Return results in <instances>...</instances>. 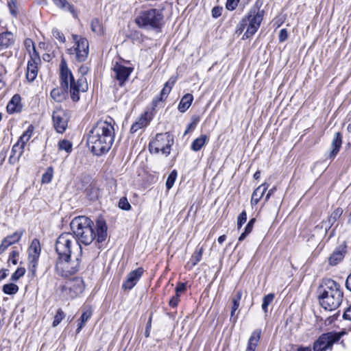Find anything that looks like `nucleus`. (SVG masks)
<instances>
[{
    "label": "nucleus",
    "mask_w": 351,
    "mask_h": 351,
    "mask_svg": "<svg viewBox=\"0 0 351 351\" xmlns=\"http://www.w3.org/2000/svg\"><path fill=\"white\" fill-rule=\"evenodd\" d=\"M70 226L79 244L89 245L95 239L99 243L105 241L107 237V226L101 219L97 221V234L94 231L93 221L85 216L75 217Z\"/></svg>",
    "instance_id": "nucleus-1"
},
{
    "label": "nucleus",
    "mask_w": 351,
    "mask_h": 351,
    "mask_svg": "<svg viewBox=\"0 0 351 351\" xmlns=\"http://www.w3.org/2000/svg\"><path fill=\"white\" fill-rule=\"evenodd\" d=\"M114 121H99L88 134L87 143L93 153L97 156L108 152L114 138Z\"/></svg>",
    "instance_id": "nucleus-2"
},
{
    "label": "nucleus",
    "mask_w": 351,
    "mask_h": 351,
    "mask_svg": "<svg viewBox=\"0 0 351 351\" xmlns=\"http://www.w3.org/2000/svg\"><path fill=\"white\" fill-rule=\"evenodd\" d=\"M89 71L87 65L83 64L79 68V73L82 75L77 82L75 81L74 77L68 68L66 61L63 59L60 64V78L61 88L65 91L69 90L71 97L73 101L80 100V92H86L88 86L86 79L84 77Z\"/></svg>",
    "instance_id": "nucleus-3"
},
{
    "label": "nucleus",
    "mask_w": 351,
    "mask_h": 351,
    "mask_svg": "<svg viewBox=\"0 0 351 351\" xmlns=\"http://www.w3.org/2000/svg\"><path fill=\"white\" fill-rule=\"evenodd\" d=\"M317 294L320 304L326 310L337 308L343 301V293L340 285L330 278L322 280Z\"/></svg>",
    "instance_id": "nucleus-4"
},
{
    "label": "nucleus",
    "mask_w": 351,
    "mask_h": 351,
    "mask_svg": "<svg viewBox=\"0 0 351 351\" xmlns=\"http://www.w3.org/2000/svg\"><path fill=\"white\" fill-rule=\"evenodd\" d=\"M76 247L77 251L73 252L69 258L60 257L57 259L56 270L62 277L67 278L79 270L82 249H80L77 245Z\"/></svg>",
    "instance_id": "nucleus-5"
},
{
    "label": "nucleus",
    "mask_w": 351,
    "mask_h": 351,
    "mask_svg": "<svg viewBox=\"0 0 351 351\" xmlns=\"http://www.w3.org/2000/svg\"><path fill=\"white\" fill-rule=\"evenodd\" d=\"M163 18L161 10L152 8L141 12L135 19V23L141 28L156 29L162 26Z\"/></svg>",
    "instance_id": "nucleus-6"
},
{
    "label": "nucleus",
    "mask_w": 351,
    "mask_h": 351,
    "mask_svg": "<svg viewBox=\"0 0 351 351\" xmlns=\"http://www.w3.org/2000/svg\"><path fill=\"white\" fill-rule=\"evenodd\" d=\"M76 245L82 249L73 234L69 232L62 233L58 237L55 245L56 251L58 255V258H69L73 254V252L77 251Z\"/></svg>",
    "instance_id": "nucleus-7"
},
{
    "label": "nucleus",
    "mask_w": 351,
    "mask_h": 351,
    "mask_svg": "<svg viewBox=\"0 0 351 351\" xmlns=\"http://www.w3.org/2000/svg\"><path fill=\"white\" fill-rule=\"evenodd\" d=\"M173 144V137L170 133L157 134L155 138L149 143V151L155 154L161 152L165 156H168Z\"/></svg>",
    "instance_id": "nucleus-8"
},
{
    "label": "nucleus",
    "mask_w": 351,
    "mask_h": 351,
    "mask_svg": "<svg viewBox=\"0 0 351 351\" xmlns=\"http://www.w3.org/2000/svg\"><path fill=\"white\" fill-rule=\"evenodd\" d=\"M85 285L82 278L75 277L67 280L61 286V295L65 300H73L79 297L84 291Z\"/></svg>",
    "instance_id": "nucleus-9"
},
{
    "label": "nucleus",
    "mask_w": 351,
    "mask_h": 351,
    "mask_svg": "<svg viewBox=\"0 0 351 351\" xmlns=\"http://www.w3.org/2000/svg\"><path fill=\"white\" fill-rule=\"evenodd\" d=\"M263 10L257 8H253L250 10L248 14L242 19L246 24L247 29L243 35V38H248L253 36L260 27L263 19Z\"/></svg>",
    "instance_id": "nucleus-10"
},
{
    "label": "nucleus",
    "mask_w": 351,
    "mask_h": 351,
    "mask_svg": "<svg viewBox=\"0 0 351 351\" xmlns=\"http://www.w3.org/2000/svg\"><path fill=\"white\" fill-rule=\"evenodd\" d=\"M75 45L73 47L67 49L70 55H74L75 59L79 62H84L89 53V44L86 38L76 34L71 36Z\"/></svg>",
    "instance_id": "nucleus-11"
},
{
    "label": "nucleus",
    "mask_w": 351,
    "mask_h": 351,
    "mask_svg": "<svg viewBox=\"0 0 351 351\" xmlns=\"http://www.w3.org/2000/svg\"><path fill=\"white\" fill-rule=\"evenodd\" d=\"M344 332H329L322 334L314 342L313 351H326L331 350L335 343L339 341Z\"/></svg>",
    "instance_id": "nucleus-12"
},
{
    "label": "nucleus",
    "mask_w": 351,
    "mask_h": 351,
    "mask_svg": "<svg viewBox=\"0 0 351 351\" xmlns=\"http://www.w3.org/2000/svg\"><path fill=\"white\" fill-rule=\"evenodd\" d=\"M69 119V112L61 108L56 107L52 114V120L53 127L57 132L63 133L67 128Z\"/></svg>",
    "instance_id": "nucleus-13"
},
{
    "label": "nucleus",
    "mask_w": 351,
    "mask_h": 351,
    "mask_svg": "<svg viewBox=\"0 0 351 351\" xmlns=\"http://www.w3.org/2000/svg\"><path fill=\"white\" fill-rule=\"evenodd\" d=\"M133 69L132 66H125L116 62L112 67L113 76L119 82V85L122 86L128 80Z\"/></svg>",
    "instance_id": "nucleus-14"
},
{
    "label": "nucleus",
    "mask_w": 351,
    "mask_h": 351,
    "mask_svg": "<svg viewBox=\"0 0 351 351\" xmlns=\"http://www.w3.org/2000/svg\"><path fill=\"white\" fill-rule=\"evenodd\" d=\"M143 269L138 267L132 271H130L125 280L122 285V288L124 290H131L141 279L143 274Z\"/></svg>",
    "instance_id": "nucleus-15"
},
{
    "label": "nucleus",
    "mask_w": 351,
    "mask_h": 351,
    "mask_svg": "<svg viewBox=\"0 0 351 351\" xmlns=\"http://www.w3.org/2000/svg\"><path fill=\"white\" fill-rule=\"evenodd\" d=\"M40 62L39 56H34L28 60L26 78L29 82H33L38 75V64Z\"/></svg>",
    "instance_id": "nucleus-16"
},
{
    "label": "nucleus",
    "mask_w": 351,
    "mask_h": 351,
    "mask_svg": "<svg viewBox=\"0 0 351 351\" xmlns=\"http://www.w3.org/2000/svg\"><path fill=\"white\" fill-rule=\"evenodd\" d=\"M15 43L14 35L9 31L0 34V49H7L14 45Z\"/></svg>",
    "instance_id": "nucleus-17"
},
{
    "label": "nucleus",
    "mask_w": 351,
    "mask_h": 351,
    "mask_svg": "<svg viewBox=\"0 0 351 351\" xmlns=\"http://www.w3.org/2000/svg\"><path fill=\"white\" fill-rule=\"evenodd\" d=\"M40 254V245L38 239H34L28 249L29 262L38 261Z\"/></svg>",
    "instance_id": "nucleus-18"
},
{
    "label": "nucleus",
    "mask_w": 351,
    "mask_h": 351,
    "mask_svg": "<svg viewBox=\"0 0 351 351\" xmlns=\"http://www.w3.org/2000/svg\"><path fill=\"white\" fill-rule=\"evenodd\" d=\"M24 147H25L19 142H16V143L13 145L11 155L9 158L10 163L14 164L19 160L23 153Z\"/></svg>",
    "instance_id": "nucleus-19"
},
{
    "label": "nucleus",
    "mask_w": 351,
    "mask_h": 351,
    "mask_svg": "<svg viewBox=\"0 0 351 351\" xmlns=\"http://www.w3.org/2000/svg\"><path fill=\"white\" fill-rule=\"evenodd\" d=\"M342 145V135L340 132H336L334 135L331 147L332 151L330 153V158H335L339 152Z\"/></svg>",
    "instance_id": "nucleus-20"
},
{
    "label": "nucleus",
    "mask_w": 351,
    "mask_h": 351,
    "mask_svg": "<svg viewBox=\"0 0 351 351\" xmlns=\"http://www.w3.org/2000/svg\"><path fill=\"white\" fill-rule=\"evenodd\" d=\"M342 210L341 208H337L334 212L330 215V216L328 217V221H323L322 223V226H320V228H324L325 229V233H326L328 230V229L331 227V226L333 224L335 221L337 220V219L339 218V217L342 214Z\"/></svg>",
    "instance_id": "nucleus-21"
},
{
    "label": "nucleus",
    "mask_w": 351,
    "mask_h": 351,
    "mask_svg": "<svg viewBox=\"0 0 351 351\" xmlns=\"http://www.w3.org/2000/svg\"><path fill=\"white\" fill-rule=\"evenodd\" d=\"M268 188V184L264 183L258 186L252 193L251 203L252 204H257L259 200L262 198L264 193Z\"/></svg>",
    "instance_id": "nucleus-22"
},
{
    "label": "nucleus",
    "mask_w": 351,
    "mask_h": 351,
    "mask_svg": "<svg viewBox=\"0 0 351 351\" xmlns=\"http://www.w3.org/2000/svg\"><path fill=\"white\" fill-rule=\"evenodd\" d=\"M149 123V120L147 119V114L145 113L142 114L132 125L130 128V132L132 133L136 132L138 130L145 128Z\"/></svg>",
    "instance_id": "nucleus-23"
},
{
    "label": "nucleus",
    "mask_w": 351,
    "mask_h": 351,
    "mask_svg": "<svg viewBox=\"0 0 351 351\" xmlns=\"http://www.w3.org/2000/svg\"><path fill=\"white\" fill-rule=\"evenodd\" d=\"M20 101L21 97L19 95H14L7 105V111L10 114L20 111Z\"/></svg>",
    "instance_id": "nucleus-24"
},
{
    "label": "nucleus",
    "mask_w": 351,
    "mask_h": 351,
    "mask_svg": "<svg viewBox=\"0 0 351 351\" xmlns=\"http://www.w3.org/2000/svg\"><path fill=\"white\" fill-rule=\"evenodd\" d=\"M261 330L260 329L255 330L251 335L246 350L255 351L256 347L261 337Z\"/></svg>",
    "instance_id": "nucleus-25"
},
{
    "label": "nucleus",
    "mask_w": 351,
    "mask_h": 351,
    "mask_svg": "<svg viewBox=\"0 0 351 351\" xmlns=\"http://www.w3.org/2000/svg\"><path fill=\"white\" fill-rule=\"evenodd\" d=\"M193 100V97L191 94L187 93L184 95L179 103L178 110L181 112H186L191 106Z\"/></svg>",
    "instance_id": "nucleus-26"
},
{
    "label": "nucleus",
    "mask_w": 351,
    "mask_h": 351,
    "mask_svg": "<svg viewBox=\"0 0 351 351\" xmlns=\"http://www.w3.org/2000/svg\"><path fill=\"white\" fill-rule=\"evenodd\" d=\"M55 5L60 9L69 11L74 17L77 16V13L73 5L70 4L66 0H52Z\"/></svg>",
    "instance_id": "nucleus-27"
},
{
    "label": "nucleus",
    "mask_w": 351,
    "mask_h": 351,
    "mask_svg": "<svg viewBox=\"0 0 351 351\" xmlns=\"http://www.w3.org/2000/svg\"><path fill=\"white\" fill-rule=\"evenodd\" d=\"M344 257V251L336 250L328 258V262L330 265L335 266L339 263Z\"/></svg>",
    "instance_id": "nucleus-28"
},
{
    "label": "nucleus",
    "mask_w": 351,
    "mask_h": 351,
    "mask_svg": "<svg viewBox=\"0 0 351 351\" xmlns=\"http://www.w3.org/2000/svg\"><path fill=\"white\" fill-rule=\"evenodd\" d=\"M208 138L206 135L202 134L199 138L195 139L191 145L192 150L197 152L208 142Z\"/></svg>",
    "instance_id": "nucleus-29"
},
{
    "label": "nucleus",
    "mask_w": 351,
    "mask_h": 351,
    "mask_svg": "<svg viewBox=\"0 0 351 351\" xmlns=\"http://www.w3.org/2000/svg\"><path fill=\"white\" fill-rule=\"evenodd\" d=\"M34 130V126L32 125H29L27 129L20 136V138L17 142H19V143H21V145H23L25 147V144L29 141V140L32 137Z\"/></svg>",
    "instance_id": "nucleus-30"
},
{
    "label": "nucleus",
    "mask_w": 351,
    "mask_h": 351,
    "mask_svg": "<svg viewBox=\"0 0 351 351\" xmlns=\"http://www.w3.org/2000/svg\"><path fill=\"white\" fill-rule=\"evenodd\" d=\"M175 83L174 80H169L168 82H167L165 84V86L161 90L160 93V97L157 100H154V103H156L157 101H162L164 97H167V96L170 93L173 84Z\"/></svg>",
    "instance_id": "nucleus-31"
},
{
    "label": "nucleus",
    "mask_w": 351,
    "mask_h": 351,
    "mask_svg": "<svg viewBox=\"0 0 351 351\" xmlns=\"http://www.w3.org/2000/svg\"><path fill=\"white\" fill-rule=\"evenodd\" d=\"M23 231H16L14 232L12 234L7 236L6 237L4 238V239L8 241V243H9L10 245H12L14 243H18L20 241L23 235Z\"/></svg>",
    "instance_id": "nucleus-32"
},
{
    "label": "nucleus",
    "mask_w": 351,
    "mask_h": 351,
    "mask_svg": "<svg viewBox=\"0 0 351 351\" xmlns=\"http://www.w3.org/2000/svg\"><path fill=\"white\" fill-rule=\"evenodd\" d=\"M24 44H25L27 51L29 53L30 58H33L34 56H39L38 53L36 51L35 46H34L33 41L31 39H29V38L26 39L25 40Z\"/></svg>",
    "instance_id": "nucleus-33"
},
{
    "label": "nucleus",
    "mask_w": 351,
    "mask_h": 351,
    "mask_svg": "<svg viewBox=\"0 0 351 351\" xmlns=\"http://www.w3.org/2000/svg\"><path fill=\"white\" fill-rule=\"evenodd\" d=\"M274 299V293H269L263 298L262 309L264 313H267L268 311V306L272 303Z\"/></svg>",
    "instance_id": "nucleus-34"
},
{
    "label": "nucleus",
    "mask_w": 351,
    "mask_h": 351,
    "mask_svg": "<svg viewBox=\"0 0 351 351\" xmlns=\"http://www.w3.org/2000/svg\"><path fill=\"white\" fill-rule=\"evenodd\" d=\"M3 293L7 295H13L18 292L19 287L13 283L6 284L3 286Z\"/></svg>",
    "instance_id": "nucleus-35"
},
{
    "label": "nucleus",
    "mask_w": 351,
    "mask_h": 351,
    "mask_svg": "<svg viewBox=\"0 0 351 351\" xmlns=\"http://www.w3.org/2000/svg\"><path fill=\"white\" fill-rule=\"evenodd\" d=\"M66 92L63 88H54L51 92V97L57 102L61 101L64 98V93Z\"/></svg>",
    "instance_id": "nucleus-36"
},
{
    "label": "nucleus",
    "mask_w": 351,
    "mask_h": 351,
    "mask_svg": "<svg viewBox=\"0 0 351 351\" xmlns=\"http://www.w3.org/2000/svg\"><path fill=\"white\" fill-rule=\"evenodd\" d=\"M53 175V169L49 167L47 169L45 173L42 176V183L48 184L51 182Z\"/></svg>",
    "instance_id": "nucleus-37"
},
{
    "label": "nucleus",
    "mask_w": 351,
    "mask_h": 351,
    "mask_svg": "<svg viewBox=\"0 0 351 351\" xmlns=\"http://www.w3.org/2000/svg\"><path fill=\"white\" fill-rule=\"evenodd\" d=\"M58 148L60 150H64L67 153L72 151V143L68 140H62L58 143Z\"/></svg>",
    "instance_id": "nucleus-38"
},
{
    "label": "nucleus",
    "mask_w": 351,
    "mask_h": 351,
    "mask_svg": "<svg viewBox=\"0 0 351 351\" xmlns=\"http://www.w3.org/2000/svg\"><path fill=\"white\" fill-rule=\"evenodd\" d=\"M177 178V172L176 170H173L169 175L167 181H166V187L169 190L170 189L174 184V182Z\"/></svg>",
    "instance_id": "nucleus-39"
},
{
    "label": "nucleus",
    "mask_w": 351,
    "mask_h": 351,
    "mask_svg": "<svg viewBox=\"0 0 351 351\" xmlns=\"http://www.w3.org/2000/svg\"><path fill=\"white\" fill-rule=\"evenodd\" d=\"M65 314L61 308H59L54 316V319L52 323L53 327H56L61 321L64 318Z\"/></svg>",
    "instance_id": "nucleus-40"
},
{
    "label": "nucleus",
    "mask_w": 351,
    "mask_h": 351,
    "mask_svg": "<svg viewBox=\"0 0 351 351\" xmlns=\"http://www.w3.org/2000/svg\"><path fill=\"white\" fill-rule=\"evenodd\" d=\"M241 297H242V291H237L232 299V308L238 309L239 304H240V300L241 299Z\"/></svg>",
    "instance_id": "nucleus-41"
},
{
    "label": "nucleus",
    "mask_w": 351,
    "mask_h": 351,
    "mask_svg": "<svg viewBox=\"0 0 351 351\" xmlns=\"http://www.w3.org/2000/svg\"><path fill=\"white\" fill-rule=\"evenodd\" d=\"M25 269L24 267H19L12 275L11 280L16 281L25 274Z\"/></svg>",
    "instance_id": "nucleus-42"
},
{
    "label": "nucleus",
    "mask_w": 351,
    "mask_h": 351,
    "mask_svg": "<svg viewBox=\"0 0 351 351\" xmlns=\"http://www.w3.org/2000/svg\"><path fill=\"white\" fill-rule=\"evenodd\" d=\"M53 36L58 40L60 43H64L66 41L65 36L64 34L57 28H53L52 29Z\"/></svg>",
    "instance_id": "nucleus-43"
},
{
    "label": "nucleus",
    "mask_w": 351,
    "mask_h": 351,
    "mask_svg": "<svg viewBox=\"0 0 351 351\" xmlns=\"http://www.w3.org/2000/svg\"><path fill=\"white\" fill-rule=\"evenodd\" d=\"M118 206L121 209L124 210H129L131 208V205L126 197H121L119 201Z\"/></svg>",
    "instance_id": "nucleus-44"
},
{
    "label": "nucleus",
    "mask_w": 351,
    "mask_h": 351,
    "mask_svg": "<svg viewBox=\"0 0 351 351\" xmlns=\"http://www.w3.org/2000/svg\"><path fill=\"white\" fill-rule=\"evenodd\" d=\"M247 221V213L245 210H243L237 218V228L240 229L242 226Z\"/></svg>",
    "instance_id": "nucleus-45"
},
{
    "label": "nucleus",
    "mask_w": 351,
    "mask_h": 351,
    "mask_svg": "<svg viewBox=\"0 0 351 351\" xmlns=\"http://www.w3.org/2000/svg\"><path fill=\"white\" fill-rule=\"evenodd\" d=\"M202 256V248H200L194 252V254L191 258V261L193 263V265H197L201 261Z\"/></svg>",
    "instance_id": "nucleus-46"
},
{
    "label": "nucleus",
    "mask_w": 351,
    "mask_h": 351,
    "mask_svg": "<svg viewBox=\"0 0 351 351\" xmlns=\"http://www.w3.org/2000/svg\"><path fill=\"white\" fill-rule=\"evenodd\" d=\"M19 256V252L12 250L9 256L8 262H11L13 265H16L18 263V258Z\"/></svg>",
    "instance_id": "nucleus-47"
},
{
    "label": "nucleus",
    "mask_w": 351,
    "mask_h": 351,
    "mask_svg": "<svg viewBox=\"0 0 351 351\" xmlns=\"http://www.w3.org/2000/svg\"><path fill=\"white\" fill-rule=\"evenodd\" d=\"M91 29L93 32L99 33L101 30L100 23L98 19H93L91 22Z\"/></svg>",
    "instance_id": "nucleus-48"
},
{
    "label": "nucleus",
    "mask_w": 351,
    "mask_h": 351,
    "mask_svg": "<svg viewBox=\"0 0 351 351\" xmlns=\"http://www.w3.org/2000/svg\"><path fill=\"white\" fill-rule=\"evenodd\" d=\"M239 1L240 0H227L226 8L228 10H234L237 7Z\"/></svg>",
    "instance_id": "nucleus-49"
},
{
    "label": "nucleus",
    "mask_w": 351,
    "mask_h": 351,
    "mask_svg": "<svg viewBox=\"0 0 351 351\" xmlns=\"http://www.w3.org/2000/svg\"><path fill=\"white\" fill-rule=\"evenodd\" d=\"M181 294L177 293L176 292V295L173 296L169 300V304L170 306L175 308L178 306V302L180 301V296Z\"/></svg>",
    "instance_id": "nucleus-50"
},
{
    "label": "nucleus",
    "mask_w": 351,
    "mask_h": 351,
    "mask_svg": "<svg viewBox=\"0 0 351 351\" xmlns=\"http://www.w3.org/2000/svg\"><path fill=\"white\" fill-rule=\"evenodd\" d=\"M92 315V311L90 308H88L87 309L84 310L82 313L80 319H82L83 322H87Z\"/></svg>",
    "instance_id": "nucleus-51"
},
{
    "label": "nucleus",
    "mask_w": 351,
    "mask_h": 351,
    "mask_svg": "<svg viewBox=\"0 0 351 351\" xmlns=\"http://www.w3.org/2000/svg\"><path fill=\"white\" fill-rule=\"evenodd\" d=\"M8 5L10 9V13L13 16H16L17 14V10H16L17 7H16V1L14 0H11L10 1L8 2Z\"/></svg>",
    "instance_id": "nucleus-52"
},
{
    "label": "nucleus",
    "mask_w": 351,
    "mask_h": 351,
    "mask_svg": "<svg viewBox=\"0 0 351 351\" xmlns=\"http://www.w3.org/2000/svg\"><path fill=\"white\" fill-rule=\"evenodd\" d=\"M253 228L250 226L247 225L245 228L244 232L240 235L239 238V241H243L245 237L252 231Z\"/></svg>",
    "instance_id": "nucleus-53"
},
{
    "label": "nucleus",
    "mask_w": 351,
    "mask_h": 351,
    "mask_svg": "<svg viewBox=\"0 0 351 351\" xmlns=\"http://www.w3.org/2000/svg\"><path fill=\"white\" fill-rule=\"evenodd\" d=\"M223 8L222 7L215 6L212 9L211 13L213 18H218L221 15Z\"/></svg>",
    "instance_id": "nucleus-54"
},
{
    "label": "nucleus",
    "mask_w": 351,
    "mask_h": 351,
    "mask_svg": "<svg viewBox=\"0 0 351 351\" xmlns=\"http://www.w3.org/2000/svg\"><path fill=\"white\" fill-rule=\"evenodd\" d=\"M186 290V284L184 282H179L176 287V292L177 293L182 294L184 293Z\"/></svg>",
    "instance_id": "nucleus-55"
},
{
    "label": "nucleus",
    "mask_w": 351,
    "mask_h": 351,
    "mask_svg": "<svg viewBox=\"0 0 351 351\" xmlns=\"http://www.w3.org/2000/svg\"><path fill=\"white\" fill-rule=\"evenodd\" d=\"M287 37H288V34H287V29H282L279 32V36H278L279 41L280 43H282L287 40Z\"/></svg>",
    "instance_id": "nucleus-56"
},
{
    "label": "nucleus",
    "mask_w": 351,
    "mask_h": 351,
    "mask_svg": "<svg viewBox=\"0 0 351 351\" xmlns=\"http://www.w3.org/2000/svg\"><path fill=\"white\" fill-rule=\"evenodd\" d=\"M10 246L8 241L3 239L0 245V254H2Z\"/></svg>",
    "instance_id": "nucleus-57"
},
{
    "label": "nucleus",
    "mask_w": 351,
    "mask_h": 351,
    "mask_svg": "<svg viewBox=\"0 0 351 351\" xmlns=\"http://www.w3.org/2000/svg\"><path fill=\"white\" fill-rule=\"evenodd\" d=\"M29 270L32 273V274L33 276H34L36 274V269H37L38 261L29 262Z\"/></svg>",
    "instance_id": "nucleus-58"
},
{
    "label": "nucleus",
    "mask_w": 351,
    "mask_h": 351,
    "mask_svg": "<svg viewBox=\"0 0 351 351\" xmlns=\"http://www.w3.org/2000/svg\"><path fill=\"white\" fill-rule=\"evenodd\" d=\"M245 27L247 28L246 24L243 23V20L242 19L237 26L236 33L238 34H242Z\"/></svg>",
    "instance_id": "nucleus-59"
},
{
    "label": "nucleus",
    "mask_w": 351,
    "mask_h": 351,
    "mask_svg": "<svg viewBox=\"0 0 351 351\" xmlns=\"http://www.w3.org/2000/svg\"><path fill=\"white\" fill-rule=\"evenodd\" d=\"M343 317L346 319L351 320V305L345 311Z\"/></svg>",
    "instance_id": "nucleus-60"
},
{
    "label": "nucleus",
    "mask_w": 351,
    "mask_h": 351,
    "mask_svg": "<svg viewBox=\"0 0 351 351\" xmlns=\"http://www.w3.org/2000/svg\"><path fill=\"white\" fill-rule=\"evenodd\" d=\"M346 287L351 292V273L348 275L346 280Z\"/></svg>",
    "instance_id": "nucleus-61"
},
{
    "label": "nucleus",
    "mask_w": 351,
    "mask_h": 351,
    "mask_svg": "<svg viewBox=\"0 0 351 351\" xmlns=\"http://www.w3.org/2000/svg\"><path fill=\"white\" fill-rule=\"evenodd\" d=\"M86 323V322H83L82 319H80V322L78 324V327L76 329V333H80V332L81 331L82 328L84 326Z\"/></svg>",
    "instance_id": "nucleus-62"
},
{
    "label": "nucleus",
    "mask_w": 351,
    "mask_h": 351,
    "mask_svg": "<svg viewBox=\"0 0 351 351\" xmlns=\"http://www.w3.org/2000/svg\"><path fill=\"white\" fill-rule=\"evenodd\" d=\"M8 276L6 269L0 270V281L6 278Z\"/></svg>",
    "instance_id": "nucleus-63"
},
{
    "label": "nucleus",
    "mask_w": 351,
    "mask_h": 351,
    "mask_svg": "<svg viewBox=\"0 0 351 351\" xmlns=\"http://www.w3.org/2000/svg\"><path fill=\"white\" fill-rule=\"evenodd\" d=\"M275 190H276V188L274 187V188H273V189H271L268 191L267 194V195H266V196H265V201H266V202L269 199L270 196L274 193V192L275 191Z\"/></svg>",
    "instance_id": "nucleus-64"
}]
</instances>
